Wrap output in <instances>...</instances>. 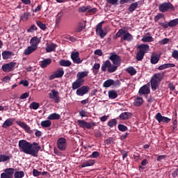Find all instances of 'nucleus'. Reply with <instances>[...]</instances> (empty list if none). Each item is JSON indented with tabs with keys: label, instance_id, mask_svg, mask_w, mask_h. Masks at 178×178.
Returning <instances> with one entry per match:
<instances>
[{
	"label": "nucleus",
	"instance_id": "41",
	"mask_svg": "<svg viewBox=\"0 0 178 178\" xmlns=\"http://www.w3.org/2000/svg\"><path fill=\"white\" fill-rule=\"evenodd\" d=\"M143 42H152L154 41V38L152 36L144 35L142 38Z\"/></svg>",
	"mask_w": 178,
	"mask_h": 178
},
{
	"label": "nucleus",
	"instance_id": "44",
	"mask_svg": "<svg viewBox=\"0 0 178 178\" xmlns=\"http://www.w3.org/2000/svg\"><path fill=\"white\" fill-rule=\"evenodd\" d=\"M99 67H101V65H99V63H95L94 64V65H93V73H94V74H98Z\"/></svg>",
	"mask_w": 178,
	"mask_h": 178
},
{
	"label": "nucleus",
	"instance_id": "32",
	"mask_svg": "<svg viewBox=\"0 0 178 178\" xmlns=\"http://www.w3.org/2000/svg\"><path fill=\"white\" fill-rule=\"evenodd\" d=\"M93 165H95V160H88L87 161H86L85 163H83L81 167V168H87L88 166H93Z\"/></svg>",
	"mask_w": 178,
	"mask_h": 178
},
{
	"label": "nucleus",
	"instance_id": "53",
	"mask_svg": "<svg viewBox=\"0 0 178 178\" xmlns=\"http://www.w3.org/2000/svg\"><path fill=\"white\" fill-rule=\"evenodd\" d=\"M96 33H97V34L99 35L100 38H104L105 37V35H106V33L104 31V29L98 31Z\"/></svg>",
	"mask_w": 178,
	"mask_h": 178
},
{
	"label": "nucleus",
	"instance_id": "17",
	"mask_svg": "<svg viewBox=\"0 0 178 178\" xmlns=\"http://www.w3.org/2000/svg\"><path fill=\"white\" fill-rule=\"evenodd\" d=\"M140 95H148L150 92L149 85H144L138 91Z\"/></svg>",
	"mask_w": 178,
	"mask_h": 178
},
{
	"label": "nucleus",
	"instance_id": "21",
	"mask_svg": "<svg viewBox=\"0 0 178 178\" xmlns=\"http://www.w3.org/2000/svg\"><path fill=\"white\" fill-rule=\"evenodd\" d=\"M52 63V60L51 58H46L44 59L42 61L40 62V66L42 67V69H45V67L49 66L51 63Z\"/></svg>",
	"mask_w": 178,
	"mask_h": 178
},
{
	"label": "nucleus",
	"instance_id": "7",
	"mask_svg": "<svg viewBox=\"0 0 178 178\" xmlns=\"http://www.w3.org/2000/svg\"><path fill=\"white\" fill-rule=\"evenodd\" d=\"M67 147V142L66 141V138H60L57 140V147L59 151H66V148Z\"/></svg>",
	"mask_w": 178,
	"mask_h": 178
},
{
	"label": "nucleus",
	"instance_id": "8",
	"mask_svg": "<svg viewBox=\"0 0 178 178\" xmlns=\"http://www.w3.org/2000/svg\"><path fill=\"white\" fill-rule=\"evenodd\" d=\"M63 74H65V71L63 68H58V70L54 72L51 75L49 76V80H54V79H60V77H63Z\"/></svg>",
	"mask_w": 178,
	"mask_h": 178
},
{
	"label": "nucleus",
	"instance_id": "59",
	"mask_svg": "<svg viewBox=\"0 0 178 178\" xmlns=\"http://www.w3.org/2000/svg\"><path fill=\"white\" fill-rule=\"evenodd\" d=\"M167 156L166 155H160L157 157V161L158 162H162L163 159H166Z\"/></svg>",
	"mask_w": 178,
	"mask_h": 178
},
{
	"label": "nucleus",
	"instance_id": "34",
	"mask_svg": "<svg viewBox=\"0 0 178 178\" xmlns=\"http://www.w3.org/2000/svg\"><path fill=\"white\" fill-rule=\"evenodd\" d=\"M11 158H13V156H6L5 154H0V162H7V161H10Z\"/></svg>",
	"mask_w": 178,
	"mask_h": 178
},
{
	"label": "nucleus",
	"instance_id": "2",
	"mask_svg": "<svg viewBox=\"0 0 178 178\" xmlns=\"http://www.w3.org/2000/svg\"><path fill=\"white\" fill-rule=\"evenodd\" d=\"M163 79V73H156L152 76L150 80V84L152 91H155L156 88L159 87V84H161V81H162Z\"/></svg>",
	"mask_w": 178,
	"mask_h": 178
},
{
	"label": "nucleus",
	"instance_id": "35",
	"mask_svg": "<svg viewBox=\"0 0 178 178\" xmlns=\"http://www.w3.org/2000/svg\"><path fill=\"white\" fill-rule=\"evenodd\" d=\"M34 51H37V49L35 47H33L32 46H29L27 47L26 49L24 50V55H30L34 52Z\"/></svg>",
	"mask_w": 178,
	"mask_h": 178
},
{
	"label": "nucleus",
	"instance_id": "33",
	"mask_svg": "<svg viewBox=\"0 0 178 178\" xmlns=\"http://www.w3.org/2000/svg\"><path fill=\"white\" fill-rule=\"evenodd\" d=\"M113 84H115V81L113 79H108L104 82L103 86L105 88H109V87L113 86Z\"/></svg>",
	"mask_w": 178,
	"mask_h": 178
},
{
	"label": "nucleus",
	"instance_id": "27",
	"mask_svg": "<svg viewBox=\"0 0 178 178\" xmlns=\"http://www.w3.org/2000/svg\"><path fill=\"white\" fill-rule=\"evenodd\" d=\"M176 65L173 63H165L161 65H159L158 67V70H163L164 69H169L170 67H175Z\"/></svg>",
	"mask_w": 178,
	"mask_h": 178
},
{
	"label": "nucleus",
	"instance_id": "20",
	"mask_svg": "<svg viewBox=\"0 0 178 178\" xmlns=\"http://www.w3.org/2000/svg\"><path fill=\"white\" fill-rule=\"evenodd\" d=\"M40 42V39H38V38L37 36H34L33 38H31V40H30V44H31V47H33L35 49H38V44Z\"/></svg>",
	"mask_w": 178,
	"mask_h": 178
},
{
	"label": "nucleus",
	"instance_id": "18",
	"mask_svg": "<svg viewBox=\"0 0 178 178\" xmlns=\"http://www.w3.org/2000/svg\"><path fill=\"white\" fill-rule=\"evenodd\" d=\"M88 76V72H79L76 74V79L79 80V81H81L82 83H85L86 80H84L85 77H87Z\"/></svg>",
	"mask_w": 178,
	"mask_h": 178
},
{
	"label": "nucleus",
	"instance_id": "22",
	"mask_svg": "<svg viewBox=\"0 0 178 178\" xmlns=\"http://www.w3.org/2000/svg\"><path fill=\"white\" fill-rule=\"evenodd\" d=\"M137 49H139V51L147 54V52L149 51V45L147 44H140L139 46H138Z\"/></svg>",
	"mask_w": 178,
	"mask_h": 178
},
{
	"label": "nucleus",
	"instance_id": "30",
	"mask_svg": "<svg viewBox=\"0 0 178 178\" xmlns=\"http://www.w3.org/2000/svg\"><path fill=\"white\" fill-rule=\"evenodd\" d=\"M47 119L48 120H59V119H60V115L54 113L50 114Z\"/></svg>",
	"mask_w": 178,
	"mask_h": 178
},
{
	"label": "nucleus",
	"instance_id": "63",
	"mask_svg": "<svg viewBox=\"0 0 178 178\" xmlns=\"http://www.w3.org/2000/svg\"><path fill=\"white\" fill-rule=\"evenodd\" d=\"M79 115L81 118H87V113L86 111L84 110H81L80 112H79Z\"/></svg>",
	"mask_w": 178,
	"mask_h": 178
},
{
	"label": "nucleus",
	"instance_id": "4",
	"mask_svg": "<svg viewBox=\"0 0 178 178\" xmlns=\"http://www.w3.org/2000/svg\"><path fill=\"white\" fill-rule=\"evenodd\" d=\"M118 70V65L112 64L111 60H107L102 65V72H108V73H115Z\"/></svg>",
	"mask_w": 178,
	"mask_h": 178
},
{
	"label": "nucleus",
	"instance_id": "1",
	"mask_svg": "<svg viewBox=\"0 0 178 178\" xmlns=\"http://www.w3.org/2000/svg\"><path fill=\"white\" fill-rule=\"evenodd\" d=\"M18 147L21 152L35 157L38 156V152L41 149V147H33L31 143L26 140H20L18 143Z\"/></svg>",
	"mask_w": 178,
	"mask_h": 178
},
{
	"label": "nucleus",
	"instance_id": "61",
	"mask_svg": "<svg viewBox=\"0 0 178 178\" xmlns=\"http://www.w3.org/2000/svg\"><path fill=\"white\" fill-rule=\"evenodd\" d=\"M168 88H170V91H175V90H176V86H175L173 83H170L168 84Z\"/></svg>",
	"mask_w": 178,
	"mask_h": 178
},
{
	"label": "nucleus",
	"instance_id": "23",
	"mask_svg": "<svg viewBox=\"0 0 178 178\" xmlns=\"http://www.w3.org/2000/svg\"><path fill=\"white\" fill-rule=\"evenodd\" d=\"M84 85L83 82L76 79L75 81L73 82L72 88V90H79V88Z\"/></svg>",
	"mask_w": 178,
	"mask_h": 178
},
{
	"label": "nucleus",
	"instance_id": "52",
	"mask_svg": "<svg viewBox=\"0 0 178 178\" xmlns=\"http://www.w3.org/2000/svg\"><path fill=\"white\" fill-rule=\"evenodd\" d=\"M164 15L163 13H159L157 15H156L154 17V22H158L159 20H161V19H162L163 17H164Z\"/></svg>",
	"mask_w": 178,
	"mask_h": 178
},
{
	"label": "nucleus",
	"instance_id": "24",
	"mask_svg": "<svg viewBox=\"0 0 178 178\" xmlns=\"http://www.w3.org/2000/svg\"><path fill=\"white\" fill-rule=\"evenodd\" d=\"M14 55L15 54H13V52L9 51H4L2 52V58L4 60L10 59V58H12V56Z\"/></svg>",
	"mask_w": 178,
	"mask_h": 178
},
{
	"label": "nucleus",
	"instance_id": "16",
	"mask_svg": "<svg viewBox=\"0 0 178 178\" xmlns=\"http://www.w3.org/2000/svg\"><path fill=\"white\" fill-rule=\"evenodd\" d=\"M16 123L17 124H18V126H20V127L24 129L25 131H26V133H29V134H33V131L31 130L30 127H29V125L26 124V122L22 121H17Z\"/></svg>",
	"mask_w": 178,
	"mask_h": 178
},
{
	"label": "nucleus",
	"instance_id": "31",
	"mask_svg": "<svg viewBox=\"0 0 178 178\" xmlns=\"http://www.w3.org/2000/svg\"><path fill=\"white\" fill-rule=\"evenodd\" d=\"M56 47H58V45L56 44L51 43L47 46L46 51L47 52H54V51H55V49H56Z\"/></svg>",
	"mask_w": 178,
	"mask_h": 178
},
{
	"label": "nucleus",
	"instance_id": "39",
	"mask_svg": "<svg viewBox=\"0 0 178 178\" xmlns=\"http://www.w3.org/2000/svg\"><path fill=\"white\" fill-rule=\"evenodd\" d=\"M138 8V2H135V3H132L129 8L128 10L129 12L133 13L134 12V10H136L137 8Z\"/></svg>",
	"mask_w": 178,
	"mask_h": 178
},
{
	"label": "nucleus",
	"instance_id": "49",
	"mask_svg": "<svg viewBox=\"0 0 178 178\" xmlns=\"http://www.w3.org/2000/svg\"><path fill=\"white\" fill-rule=\"evenodd\" d=\"M118 129L120 130V131H127V130H129V128H127V127L124 124H118Z\"/></svg>",
	"mask_w": 178,
	"mask_h": 178
},
{
	"label": "nucleus",
	"instance_id": "3",
	"mask_svg": "<svg viewBox=\"0 0 178 178\" xmlns=\"http://www.w3.org/2000/svg\"><path fill=\"white\" fill-rule=\"evenodd\" d=\"M115 38H121V41H133V35L126 31L124 29H120L115 35Z\"/></svg>",
	"mask_w": 178,
	"mask_h": 178
},
{
	"label": "nucleus",
	"instance_id": "56",
	"mask_svg": "<svg viewBox=\"0 0 178 178\" xmlns=\"http://www.w3.org/2000/svg\"><path fill=\"white\" fill-rule=\"evenodd\" d=\"M104 23H105V22L102 21V22L99 23L97 25V28H96V33L97 31H99L101 30H103L102 29V24H104Z\"/></svg>",
	"mask_w": 178,
	"mask_h": 178
},
{
	"label": "nucleus",
	"instance_id": "10",
	"mask_svg": "<svg viewBox=\"0 0 178 178\" xmlns=\"http://www.w3.org/2000/svg\"><path fill=\"white\" fill-rule=\"evenodd\" d=\"M90 92V87L88 86H82L76 90V94L79 97H83Z\"/></svg>",
	"mask_w": 178,
	"mask_h": 178
},
{
	"label": "nucleus",
	"instance_id": "6",
	"mask_svg": "<svg viewBox=\"0 0 178 178\" xmlns=\"http://www.w3.org/2000/svg\"><path fill=\"white\" fill-rule=\"evenodd\" d=\"M110 55V60H111L113 65L119 67L120 66V62H122V58H120V56L116 54V53L115 52L111 53Z\"/></svg>",
	"mask_w": 178,
	"mask_h": 178
},
{
	"label": "nucleus",
	"instance_id": "37",
	"mask_svg": "<svg viewBox=\"0 0 178 178\" xmlns=\"http://www.w3.org/2000/svg\"><path fill=\"white\" fill-rule=\"evenodd\" d=\"M144 100L143 99V97H137L134 102V104L135 106H141V104H143Z\"/></svg>",
	"mask_w": 178,
	"mask_h": 178
},
{
	"label": "nucleus",
	"instance_id": "43",
	"mask_svg": "<svg viewBox=\"0 0 178 178\" xmlns=\"http://www.w3.org/2000/svg\"><path fill=\"white\" fill-rule=\"evenodd\" d=\"M40 108V103L33 102L29 105L30 109H33L34 111H37Z\"/></svg>",
	"mask_w": 178,
	"mask_h": 178
},
{
	"label": "nucleus",
	"instance_id": "58",
	"mask_svg": "<svg viewBox=\"0 0 178 178\" xmlns=\"http://www.w3.org/2000/svg\"><path fill=\"white\" fill-rule=\"evenodd\" d=\"M120 152L122 154V159L124 161V159L129 156V153L124 150H121Z\"/></svg>",
	"mask_w": 178,
	"mask_h": 178
},
{
	"label": "nucleus",
	"instance_id": "45",
	"mask_svg": "<svg viewBox=\"0 0 178 178\" xmlns=\"http://www.w3.org/2000/svg\"><path fill=\"white\" fill-rule=\"evenodd\" d=\"M15 178H23L24 177V172L23 171H16L14 173Z\"/></svg>",
	"mask_w": 178,
	"mask_h": 178
},
{
	"label": "nucleus",
	"instance_id": "42",
	"mask_svg": "<svg viewBox=\"0 0 178 178\" xmlns=\"http://www.w3.org/2000/svg\"><path fill=\"white\" fill-rule=\"evenodd\" d=\"M145 55V52L138 51L136 54V60L138 61L143 60V59H144Z\"/></svg>",
	"mask_w": 178,
	"mask_h": 178
},
{
	"label": "nucleus",
	"instance_id": "12",
	"mask_svg": "<svg viewBox=\"0 0 178 178\" xmlns=\"http://www.w3.org/2000/svg\"><path fill=\"white\" fill-rule=\"evenodd\" d=\"M71 59L73 60L74 63L76 65H80V63H83V60L80 58V54L79 51H72L71 54Z\"/></svg>",
	"mask_w": 178,
	"mask_h": 178
},
{
	"label": "nucleus",
	"instance_id": "36",
	"mask_svg": "<svg viewBox=\"0 0 178 178\" xmlns=\"http://www.w3.org/2000/svg\"><path fill=\"white\" fill-rule=\"evenodd\" d=\"M40 126L43 128L51 127V126H52V122L49 120H43L41 122Z\"/></svg>",
	"mask_w": 178,
	"mask_h": 178
},
{
	"label": "nucleus",
	"instance_id": "38",
	"mask_svg": "<svg viewBox=\"0 0 178 178\" xmlns=\"http://www.w3.org/2000/svg\"><path fill=\"white\" fill-rule=\"evenodd\" d=\"M108 98L110 99H116L118 98V92L113 90L108 91Z\"/></svg>",
	"mask_w": 178,
	"mask_h": 178
},
{
	"label": "nucleus",
	"instance_id": "25",
	"mask_svg": "<svg viewBox=\"0 0 178 178\" xmlns=\"http://www.w3.org/2000/svg\"><path fill=\"white\" fill-rule=\"evenodd\" d=\"M131 116H132L131 113L124 112L120 115L119 119H120L121 120H127L130 119Z\"/></svg>",
	"mask_w": 178,
	"mask_h": 178
},
{
	"label": "nucleus",
	"instance_id": "19",
	"mask_svg": "<svg viewBox=\"0 0 178 178\" xmlns=\"http://www.w3.org/2000/svg\"><path fill=\"white\" fill-rule=\"evenodd\" d=\"M78 126L79 127H81L82 129H91V124L90 122H87L86 121H84L83 120H79L77 121Z\"/></svg>",
	"mask_w": 178,
	"mask_h": 178
},
{
	"label": "nucleus",
	"instance_id": "15",
	"mask_svg": "<svg viewBox=\"0 0 178 178\" xmlns=\"http://www.w3.org/2000/svg\"><path fill=\"white\" fill-rule=\"evenodd\" d=\"M163 29H168V27H175L178 24V18L170 21L168 24L160 23Z\"/></svg>",
	"mask_w": 178,
	"mask_h": 178
},
{
	"label": "nucleus",
	"instance_id": "29",
	"mask_svg": "<svg viewBox=\"0 0 178 178\" xmlns=\"http://www.w3.org/2000/svg\"><path fill=\"white\" fill-rule=\"evenodd\" d=\"M60 66H63L64 67H69V66H72V62L69 60H60L59 61Z\"/></svg>",
	"mask_w": 178,
	"mask_h": 178
},
{
	"label": "nucleus",
	"instance_id": "28",
	"mask_svg": "<svg viewBox=\"0 0 178 178\" xmlns=\"http://www.w3.org/2000/svg\"><path fill=\"white\" fill-rule=\"evenodd\" d=\"M159 59H161V56L157 54L152 55L150 58V63L152 65H156L159 62Z\"/></svg>",
	"mask_w": 178,
	"mask_h": 178
},
{
	"label": "nucleus",
	"instance_id": "47",
	"mask_svg": "<svg viewBox=\"0 0 178 178\" xmlns=\"http://www.w3.org/2000/svg\"><path fill=\"white\" fill-rule=\"evenodd\" d=\"M30 16H31V14L29 12L25 13L20 18L21 20H22V22H26V20L29 19V17H30Z\"/></svg>",
	"mask_w": 178,
	"mask_h": 178
},
{
	"label": "nucleus",
	"instance_id": "57",
	"mask_svg": "<svg viewBox=\"0 0 178 178\" xmlns=\"http://www.w3.org/2000/svg\"><path fill=\"white\" fill-rule=\"evenodd\" d=\"M172 57L174 59H176V60H178V51L177 50H173L172 53Z\"/></svg>",
	"mask_w": 178,
	"mask_h": 178
},
{
	"label": "nucleus",
	"instance_id": "64",
	"mask_svg": "<svg viewBox=\"0 0 178 178\" xmlns=\"http://www.w3.org/2000/svg\"><path fill=\"white\" fill-rule=\"evenodd\" d=\"M19 84H23L24 87H29V81H27V80H22L19 82Z\"/></svg>",
	"mask_w": 178,
	"mask_h": 178
},
{
	"label": "nucleus",
	"instance_id": "26",
	"mask_svg": "<svg viewBox=\"0 0 178 178\" xmlns=\"http://www.w3.org/2000/svg\"><path fill=\"white\" fill-rule=\"evenodd\" d=\"M13 118H8L3 122L2 127L3 129H8V127H10L13 124Z\"/></svg>",
	"mask_w": 178,
	"mask_h": 178
},
{
	"label": "nucleus",
	"instance_id": "48",
	"mask_svg": "<svg viewBox=\"0 0 178 178\" xmlns=\"http://www.w3.org/2000/svg\"><path fill=\"white\" fill-rule=\"evenodd\" d=\"M36 24H37V26H38L41 30H43V31L47 30V25H45L41 21H38Z\"/></svg>",
	"mask_w": 178,
	"mask_h": 178
},
{
	"label": "nucleus",
	"instance_id": "40",
	"mask_svg": "<svg viewBox=\"0 0 178 178\" xmlns=\"http://www.w3.org/2000/svg\"><path fill=\"white\" fill-rule=\"evenodd\" d=\"M126 72L130 74V76H134L137 74V71L133 67H129L126 69Z\"/></svg>",
	"mask_w": 178,
	"mask_h": 178
},
{
	"label": "nucleus",
	"instance_id": "9",
	"mask_svg": "<svg viewBox=\"0 0 178 178\" xmlns=\"http://www.w3.org/2000/svg\"><path fill=\"white\" fill-rule=\"evenodd\" d=\"M15 174V168H9L4 170V172L1 174V178H13Z\"/></svg>",
	"mask_w": 178,
	"mask_h": 178
},
{
	"label": "nucleus",
	"instance_id": "46",
	"mask_svg": "<svg viewBox=\"0 0 178 178\" xmlns=\"http://www.w3.org/2000/svg\"><path fill=\"white\" fill-rule=\"evenodd\" d=\"M107 124H108V127L112 128L114 126H116V124H118V121L116 120V119L114 118V119L109 120Z\"/></svg>",
	"mask_w": 178,
	"mask_h": 178
},
{
	"label": "nucleus",
	"instance_id": "50",
	"mask_svg": "<svg viewBox=\"0 0 178 178\" xmlns=\"http://www.w3.org/2000/svg\"><path fill=\"white\" fill-rule=\"evenodd\" d=\"M37 30H38L37 26L35 24H33L27 29V33H34V31H37Z\"/></svg>",
	"mask_w": 178,
	"mask_h": 178
},
{
	"label": "nucleus",
	"instance_id": "54",
	"mask_svg": "<svg viewBox=\"0 0 178 178\" xmlns=\"http://www.w3.org/2000/svg\"><path fill=\"white\" fill-rule=\"evenodd\" d=\"M89 158H92V159L99 158V152H93L92 153V154L89 156Z\"/></svg>",
	"mask_w": 178,
	"mask_h": 178
},
{
	"label": "nucleus",
	"instance_id": "60",
	"mask_svg": "<svg viewBox=\"0 0 178 178\" xmlns=\"http://www.w3.org/2000/svg\"><path fill=\"white\" fill-rule=\"evenodd\" d=\"M30 95V93L29 92H25L24 94H22L21 96H20V99H26V98H29Z\"/></svg>",
	"mask_w": 178,
	"mask_h": 178
},
{
	"label": "nucleus",
	"instance_id": "14",
	"mask_svg": "<svg viewBox=\"0 0 178 178\" xmlns=\"http://www.w3.org/2000/svg\"><path fill=\"white\" fill-rule=\"evenodd\" d=\"M50 99H54L56 104L60 102V97H59V92H56L55 90H51V92L49 94Z\"/></svg>",
	"mask_w": 178,
	"mask_h": 178
},
{
	"label": "nucleus",
	"instance_id": "11",
	"mask_svg": "<svg viewBox=\"0 0 178 178\" xmlns=\"http://www.w3.org/2000/svg\"><path fill=\"white\" fill-rule=\"evenodd\" d=\"M154 119L157 120L158 123H169L170 118L162 115L161 113H157L154 117Z\"/></svg>",
	"mask_w": 178,
	"mask_h": 178
},
{
	"label": "nucleus",
	"instance_id": "5",
	"mask_svg": "<svg viewBox=\"0 0 178 178\" xmlns=\"http://www.w3.org/2000/svg\"><path fill=\"white\" fill-rule=\"evenodd\" d=\"M159 10L161 13H165L169 10H175V6L170 2H165L159 6Z\"/></svg>",
	"mask_w": 178,
	"mask_h": 178
},
{
	"label": "nucleus",
	"instance_id": "55",
	"mask_svg": "<svg viewBox=\"0 0 178 178\" xmlns=\"http://www.w3.org/2000/svg\"><path fill=\"white\" fill-rule=\"evenodd\" d=\"M33 175L35 177H38V176H41V172L38 171L37 169H33Z\"/></svg>",
	"mask_w": 178,
	"mask_h": 178
},
{
	"label": "nucleus",
	"instance_id": "62",
	"mask_svg": "<svg viewBox=\"0 0 178 178\" xmlns=\"http://www.w3.org/2000/svg\"><path fill=\"white\" fill-rule=\"evenodd\" d=\"M97 9L96 8H89L88 10V13H92V15H95V13H96V12H97Z\"/></svg>",
	"mask_w": 178,
	"mask_h": 178
},
{
	"label": "nucleus",
	"instance_id": "51",
	"mask_svg": "<svg viewBox=\"0 0 178 178\" xmlns=\"http://www.w3.org/2000/svg\"><path fill=\"white\" fill-rule=\"evenodd\" d=\"M88 9H91V6H82L79 8V12H82V13H84V12H88Z\"/></svg>",
	"mask_w": 178,
	"mask_h": 178
},
{
	"label": "nucleus",
	"instance_id": "13",
	"mask_svg": "<svg viewBox=\"0 0 178 178\" xmlns=\"http://www.w3.org/2000/svg\"><path fill=\"white\" fill-rule=\"evenodd\" d=\"M16 67V63L15 62H10L7 64H4L2 65L1 69L3 70V72H12V70H15V67Z\"/></svg>",
	"mask_w": 178,
	"mask_h": 178
}]
</instances>
